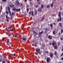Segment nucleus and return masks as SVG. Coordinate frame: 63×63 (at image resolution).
I'll list each match as a JSON object with an SVG mask.
<instances>
[{
	"label": "nucleus",
	"instance_id": "56",
	"mask_svg": "<svg viewBox=\"0 0 63 63\" xmlns=\"http://www.w3.org/2000/svg\"><path fill=\"white\" fill-rule=\"evenodd\" d=\"M62 47H63V48L62 50V51H63V46H62Z\"/></svg>",
	"mask_w": 63,
	"mask_h": 63
},
{
	"label": "nucleus",
	"instance_id": "2",
	"mask_svg": "<svg viewBox=\"0 0 63 63\" xmlns=\"http://www.w3.org/2000/svg\"><path fill=\"white\" fill-rule=\"evenodd\" d=\"M40 50L41 49H40V48H38L36 49V51L40 55H41V52L40 51Z\"/></svg>",
	"mask_w": 63,
	"mask_h": 63
},
{
	"label": "nucleus",
	"instance_id": "50",
	"mask_svg": "<svg viewBox=\"0 0 63 63\" xmlns=\"http://www.w3.org/2000/svg\"><path fill=\"white\" fill-rule=\"evenodd\" d=\"M12 15H14V12H12Z\"/></svg>",
	"mask_w": 63,
	"mask_h": 63
},
{
	"label": "nucleus",
	"instance_id": "46",
	"mask_svg": "<svg viewBox=\"0 0 63 63\" xmlns=\"http://www.w3.org/2000/svg\"><path fill=\"white\" fill-rule=\"evenodd\" d=\"M63 53H62L61 54V56H63Z\"/></svg>",
	"mask_w": 63,
	"mask_h": 63
},
{
	"label": "nucleus",
	"instance_id": "19",
	"mask_svg": "<svg viewBox=\"0 0 63 63\" xmlns=\"http://www.w3.org/2000/svg\"><path fill=\"white\" fill-rule=\"evenodd\" d=\"M52 45L53 46H54L55 45V43H54V42H52Z\"/></svg>",
	"mask_w": 63,
	"mask_h": 63
},
{
	"label": "nucleus",
	"instance_id": "9",
	"mask_svg": "<svg viewBox=\"0 0 63 63\" xmlns=\"http://www.w3.org/2000/svg\"><path fill=\"white\" fill-rule=\"evenodd\" d=\"M59 24L60 26L61 27H62V24H61V23H59Z\"/></svg>",
	"mask_w": 63,
	"mask_h": 63
},
{
	"label": "nucleus",
	"instance_id": "27",
	"mask_svg": "<svg viewBox=\"0 0 63 63\" xmlns=\"http://www.w3.org/2000/svg\"><path fill=\"white\" fill-rule=\"evenodd\" d=\"M10 35H11V34L10 33H9L8 34V33H7V35H8V36H10Z\"/></svg>",
	"mask_w": 63,
	"mask_h": 63
},
{
	"label": "nucleus",
	"instance_id": "44",
	"mask_svg": "<svg viewBox=\"0 0 63 63\" xmlns=\"http://www.w3.org/2000/svg\"><path fill=\"white\" fill-rule=\"evenodd\" d=\"M61 41H62V40H63V38H62V37L61 38Z\"/></svg>",
	"mask_w": 63,
	"mask_h": 63
},
{
	"label": "nucleus",
	"instance_id": "4",
	"mask_svg": "<svg viewBox=\"0 0 63 63\" xmlns=\"http://www.w3.org/2000/svg\"><path fill=\"white\" fill-rule=\"evenodd\" d=\"M10 8L9 7L8 8V10L9 12L10 15H12V14H11V12L10 11Z\"/></svg>",
	"mask_w": 63,
	"mask_h": 63
},
{
	"label": "nucleus",
	"instance_id": "22",
	"mask_svg": "<svg viewBox=\"0 0 63 63\" xmlns=\"http://www.w3.org/2000/svg\"><path fill=\"white\" fill-rule=\"evenodd\" d=\"M41 8H44V5L43 4H42L41 6Z\"/></svg>",
	"mask_w": 63,
	"mask_h": 63
},
{
	"label": "nucleus",
	"instance_id": "13",
	"mask_svg": "<svg viewBox=\"0 0 63 63\" xmlns=\"http://www.w3.org/2000/svg\"><path fill=\"white\" fill-rule=\"evenodd\" d=\"M39 12H42V9H39L38 10Z\"/></svg>",
	"mask_w": 63,
	"mask_h": 63
},
{
	"label": "nucleus",
	"instance_id": "61",
	"mask_svg": "<svg viewBox=\"0 0 63 63\" xmlns=\"http://www.w3.org/2000/svg\"><path fill=\"white\" fill-rule=\"evenodd\" d=\"M9 27V28H12V27L11 26L10 27Z\"/></svg>",
	"mask_w": 63,
	"mask_h": 63
},
{
	"label": "nucleus",
	"instance_id": "11",
	"mask_svg": "<svg viewBox=\"0 0 63 63\" xmlns=\"http://www.w3.org/2000/svg\"><path fill=\"white\" fill-rule=\"evenodd\" d=\"M43 31H42L41 32H40L39 34V35H41V34H43Z\"/></svg>",
	"mask_w": 63,
	"mask_h": 63
},
{
	"label": "nucleus",
	"instance_id": "1",
	"mask_svg": "<svg viewBox=\"0 0 63 63\" xmlns=\"http://www.w3.org/2000/svg\"><path fill=\"white\" fill-rule=\"evenodd\" d=\"M61 12H59L58 13L59 17V20L60 21H61Z\"/></svg>",
	"mask_w": 63,
	"mask_h": 63
},
{
	"label": "nucleus",
	"instance_id": "57",
	"mask_svg": "<svg viewBox=\"0 0 63 63\" xmlns=\"http://www.w3.org/2000/svg\"><path fill=\"white\" fill-rule=\"evenodd\" d=\"M9 40H8V41H7L6 43H9Z\"/></svg>",
	"mask_w": 63,
	"mask_h": 63
},
{
	"label": "nucleus",
	"instance_id": "39",
	"mask_svg": "<svg viewBox=\"0 0 63 63\" xmlns=\"http://www.w3.org/2000/svg\"><path fill=\"white\" fill-rule=\"evenodd\" d=\"M39 7V5H36L35 7L36 8H38Z\"/></svg>",
	"mask_w": 63,
	"mask_h": 63
},
{
	"label": "nucleus",
	"instance_id": "58",
	"mask_svg": "<svg viewBox=\"0 0 63 63\" xmlns=\"http://www.w3.org/2000/svg\"><path fill=\"white\" fill-rule=\"evenodd\" d=\"M61 59L63 61V57Z\"/></svg>",
	"mask_w": 63,
	"mask_h": 63
},
{
	"label": "nucleus",
	"instance_id": "7",
	"mask_svg": "<svg viewBox=\"0 0 63 63\" xmlns=\"http://www.w3.org/2000/svg\"><path fill=\"white\" fill-rule=\"evenodd\" d=\"M48 38L49 39H52V37L51 36L49 35L48 36Z\"/></svg>",
	"mask_w": 63,
	"mask_h": 63
},
{
	"label": "nucleus",
	"instance_id": "28",
	"mask_svg": "<svg viewBox=\"0 0 63 63\" xmlns=\"http://www.w3.org/2000/svg\"><path fill=\"white\" fill-rule=\"evenodd\" d=\"M32 16H33V11H32Z\"/></svg>",
	"mask_w": 63,
	"mask_h": 63
},
{
	"label": "nucleus",
	"instance_id": "23",
	"mask_svg": "<svg viewBox=\"0 0 63 63\" xmlns=\"http://www.w3.org/2000/svg\"><path fill=\"white\" fill-rule=\"evenodd\" d=\"M60 10L61 11V10H62V7H60Z\"/></svg>",
	"mask_w": 63,
	"mask_h": 63
},
{
	"label": "nucleus",
	"instance_id": "47",
	"mask_svg": "<svg viewBox=\"0 0 63 63\" xmlns=\"http://www.w3.org/2000/svg\"><path fill=\"white\" fill-rule=\"evenodd\" d=\"M4 38H2V41H4Z\"/></svg>",
	"mask_w": 63,
	"mask_h": 63
},
{
	"label": "nucleus",
	"instance_id": "63",
	"mask_svg": "<svg viewBox=\"0 0 63 63\" xmlns=\"http://www.w3.org/2000/svg\"><path fill=\"white\" fill-rule=\"evenodd\" d=\"M49 44L50 45H51V43H50Z\"/></svg>",
	"mask_w": 63,
	"mask_h": 63
},
{
	"label": "nucleus",
	"instance_id": "34",
	"mask_svg": "<svg viewBox=\"0 0 63 63\" xmlns=\"http://www.w3.org/2000/svg\"><path fill=\"white\" fill-rule=\"evenodd\" d=\"M6 18H7V19H8V17L6 15Z\"/></svg>",
	"mask_w": 63,
	"mask_h": 63
},
{
	"label": "nucleus",
	"instance_id": "31",
	"mask_svg": "<svg viewBox=\"0 0 63 63\" xmlns=\"http://www.w3.org/2000/svg\"><path fill=\"white\" fill-rule=\"evenodd\" d=\"M2 1L3 2H6L7 0H2Z\"/></svg>",
	"mask_w": 63,
	"mask_h": 63
},
{
	"label": "nucleus",
	"instance_id": "18",
	"mask_svg": "<svg viewBox=\"0 0 63 63\" xmlns=\"http://www.w3.org/2000/svg\"><path fill=\"white\" fill-rule=\"evenodd\" d=\"M16 9L15 8H13V9L12 10L14 12H15V11H16Z\"/></svg>",
	"mask_w": 63,
	"mask_h": 63
},
{
	"label": "nucleus",
	"instance_id": "3",
	"mask_svg": "<svg viewBox=\"0 0 63 63\" xmlns=\"http://www.w3.org/2000/svg\"><path fill=\"white\" fill-rule=\"evenodd\" d=\"M50 58H53V57L54 56H53V53L50 52Z\"/></svg>",
	"mask_w": 63,
	"mask_h": 63
},
{
	"label": "nucleus",
	"instance_id": "16",
	"mask_svg": "<svg viewBox=\"0 0 63 63\" xmlns=\"http://www.w3.org/2000/svg\"><path fill=\"white\" fill-rule=\"evenodd\" d=\"M16 4L17 5H19V1H17L16 2Z\"/></svg>",
	"mask_w": 63,
	"mask_h": 63
},
{
	"label": "nucleus",
	"instance_id": "6",
	"mask_svg": "<svg viewBox=\"0 0 63 63\" xmlns=\"http://www.w3.org/2000/svg\"><path fill=\"white\" fill-rule=\"evenodd\" d=\"M49 59H50V58L48 57L47 59V62H49Z\"/></svg>",
	"mask_w": 63,
	"mask_h": 63
},
{
	"label": "nucleus",
	"instance_id": "60",
	"mask_svg": "<svg viewBox=\"0 0 63 63\" xmlns=\"http://www.w3.org/2000/svg\"><path fill=\"white\" fill-rule=\"evenodd\" d=\"M53 24L54 25H56V23H53Z\"/></svg>",
	"mask_w": 63,
	"mask_h": 63
},
{
	"label": "nucleus",
	"instance_id": "62",
	"mask_svg": "<svg viewBox=\"0 0 63 63\" xmlns=\"http://www.w3.org/2000/svg\"><path fill=\"white\" fill-rule=\"evenodd\" d=\"M13 30H13V29H12L11 30V31H12V32H13Z\"/></svg>",
	"mask_w": 63,
	"mask_h": 63
},
{
	"label": "nucleus",
	"instance_id": "48",
	"mask_svg": "<svg viewBox=\"0 0 63 63\" xmlns=\"http://www.w3.org/2000/svg\"><path fill=\"white\" fill-rule=\"evenodd\" d=\"M14 37L15 38H17V36H16V35H15V36H14Z\"/></svg>",
	"mask_w": 63,
	"mask_h": 63
},
{
	"label": "nucleus",
	"instance_id": "36",
	"mask_svg": "<svg viewBox=\"0 0 63 63\" xmlns=\"http://www.w3.org/2000/svg\"><path fill=\"white\" fill-rule=\"evenodd\" d=\"M61 35V33H60V32H59V36H60Z\"/></svg>",
	"mask_w": 63,
	"mask_h": 63
},
{
	"label": "nucleus",
	"instance_id": "33",
	"mask_svg": "<svg viewBox=\"0 0 63 63\" xmlns=\"http://www.w3.org/2000/svg\"><path fill=\"white\" fill-rule=\"evenodd\" d=\"M31 13H32L31 11H30L29 13V15L31 14Z\"/></svg>",
	"mask_w": 63,
	"mask_h": 63
},
{
	"label": "nucleus",
	"instance_id": "32",
	"mask_svg": "<svg viewBox=\"0 0 63 63\" xmlns=\"http://www.w3.org/2000/svg\"><path fill=\"white\" fill-rule=\"evenodd\" d=\"M44 19V17L41 20V21H43V20Z\"/></svg>",
	"mask_w": 63,
	"mask_h": 63
},
{
	"label": "nucleus",
	"instance_id": "37",
	"mask_svg": "<svg viewBox=\"0 0 63 63\" xmlns=\"http://www.w3.org/2000/svg\"><path fill=\"white\" fill-rule=\"evenodd\" d=\"M27 12H28L29 11V9L28 8H27Z\"/></svg>",
	"mask_w": 63,
	"mask_h": 63
},
{
	"label": "nucleus",
	"instance_id": "40",
	"mask_svg": "<svg viewBox=\"0 0 63 63\" xmlns=\"http://www.w3.org/2000/svg\"><path fill=\"white\" fill-rule=\"evenodd\" d=\"M13 18V16H11V19L12 20V18Z\"/></svg>",
	"mask_w": 63,
	"mask_h": 63
},
{
	"label": "nucleus",
	"instance_id": "21",
	"mask_svg": "<svg viewBox=\"0 0 63 63\" xmlns=\"http://www.w3.org/2000/svg\"><path fill=\"white\" fill-rule=\"evenodd\" d=\"M30 5H32V6H33V4L32 3V2H30Z\"/></svg>",
	"mask_w": 63,
	"mask_h": 63
},
{
	"label": "nucleus",
	"instance_id": "38",
	"mask_svg": "<svg viewBox=\"0 0 63 63\" xmlns=\"http://www.w3.org/2000/svg\"><path fill=\"white\" fill-rule=\"evenodd\" d=\"M48 51H46L45 52V53H48Z\"/></svg>",
	"mask_w": 63,
	"mask_h": 63
},
{
	"label": "nucleus",
	"instance_id": "29",
	"mask_svg": "<svg viewBox=\"0 0 63 63\" xmlns=\"http://www.w3.org/2000/svg\"><path fill=\"white\" fill-rule=\"evenodd\" d=\"M2 63H5V61H2Z\"/></svg>",
	"mask_w": 63,
	"mask_h": 63
},
{
	"label": "nucleus",
	"instance_id": "25",
	"mask_svg": "<svg viewBox=\"0 0 63 63\" xmlns=\"http://www.w3.org/2000/svg\"><path fill=\"white\" fill-rule=\"evenodd\" d=\"M6 13L7 15H8V14H9V12L8 11H7L6 12Z\"/></svg>",
	"mask_w": 63,
	"mask_h": 63
},
{
	"label": "nucleus",
	"instance_id": "51",
	"mask_svg": "<svg viewBox=\"0 0 63 63\" xmlns=\"http://www.w3.org/2000/svg\"><path fill=\"white\" fill-rule=\"evenodd\" d=\"M27 1V0H24V1L25 2H26Z\"/></svg>",
	"mask_w": 63,
	"mask_h": 63
},
{
	"label": "nucleus",
	"instance_id": "43",
	"mask_svg": "<svg viewBox=\"0 0 63 63\" xmlns=\"http://www.w3.org/2000/svg\"><path fill=\"white\" fill-rule=\"evenodd\" d=\"M6 21H7V22H9V21L8 20V19H6Z\"/></svg>",
	"mask_w": 63,
	"mask_h": 63
},
{
	"label": "nucleus",
	"instance_id": "12",
	"mask_svg": "<svg viewBox=\"0 0 63 63\" xmlns=\"http://www.w3.org/2000/svg\"><path fill=\"white\" fill-rule=\"evenodd\" d=\"M20 11V8H19L18 9H16V11H17V12H18V11L19 12Z\"/></svg>",
	"mask_w": 63,
	"mask_h": 63
},
{
	"label": "nucleus",
	"instance_id": "55",
	"mask_svg": "<svg viewBox=\"0 0 63 63\" xmlns=\"http://www.w3.org/2000/svg\"><path fill=\"white\" fill-rule=\"evenodd\" d=\"M40 2H38V4H39V5L40 4Z\"/></svg>",
	"mask_w": 63,
	"mask_h": 63
},
{
	"label": "nucleus",
	"instance_id": "24",
	"mask_svg": "<svg viewBox=\"0 0 63 63\" xmlns=\"http://www.w3.org/2000/svg\"><path fill=\"white\" fill-rule=\"evenodd\" d=\"M53 35H55V31H53Z\"/></svg>",
	"mask_w": 63,
	"mask_h": 63
},
{
	"label": "nucleus",
	"instance_id": "35",
	"mask_svg": "<svg viewBox=\"0 0 63 63\" xmlns=\"http://www.w3.org/2000/svg\"><path fill=\"white\" fill-rule=\"evenodd\" d=\"M0 8L1 10H2V6H0Z\"/></svg>",
	"mask_w": 63,
	"mask_h": 63
},
{
	"label": "nucleus",
	"instance_id": "64",
	"mask_svg": "<svg viewBox=\"0 0 63 63\" xmlns=\"http://www.w3.org/2000/svg\"><path fill=\"white\" fill-rule=\"evenodd\" d=\"M7 43V45H8V43Z\"/></svg>",
	"mask_w": 63,
	"mask_h": 63
},
{
	"label": "nucleus",
	"instance_id": "8",
	"mask_svg": "<svg viewBox=\"0 0 63 63\" xmlns=\"http://www.w3.org/2000/svg\"><path fill=\"white\" fill-rule=\"evenodd\" d=\"M22 39L24 41H26L27 40V39L26 38L23 37L22 38Z\"/></svg>",
	"mask_w": 63,
	"mask_h": 63
},
{
	"label": "nucleus",
	"instance_id": "14",
	"mask_svg": "<svg viewBox=\"0 0 63 63\" xmlns=\"http://www.w3.org/2000/svg\"><path fill=\"white\" fill-rule=\"evenodd\" d=\"M54 47L55 48V49H57V45H56Z\"/></svg>",
	"mask_w": 63,
	"mask_h": 63
},
{
	"label": "nucleus",
	"instance_id": "45",
	"mask_svg": "<svg viewBox=\"0 0 63 63\" xmlns=\"http://www.w3.org/2000/svg\"><path fill=\"white\" fill-rule=\"evenodd\" d=\"M9 7H10L11 8H12V5H9Z\"/></svg>",
	"mask_w": 63,
	"mask_h": 63
},
{
	"label": "nucleus",
	"instance_id": "10",
	"mask_svg": "<svg viewBox=\"0 0 63 63\" xmlns=\"http://www.w3.org/2000/svg\"><path fill=\"white\" fill-rule=\"evenodd\" d=\"M54 54L55 55H56L57 54V52L56 51H55Z\"/></svg>",
	"mask_w": 63,
	"mask_h": 63
},
{
	"label": "nucleus",
	"instance_id": "53",
	"mask_svg": "<svg viewBox=\"0 0 63 63\" xmlns=\"http://www.w3.org/2000/svg\"><path fill=\"white\" fill-rule=\"evenodd\" d=\"M45 29L46 30V31H47V28H45Z\"/></svg>",
	"mask_w": 63,
	"mask_h": 63
},
{
	"label": "nucleus",
	"instance_id": "59",
	"mask_svg": "<svg viewBox=\"0 0 63 63\" xmlns=\"http://www.w3.org/2000/svg\"><path fill=\"white\" fill-rule=\"evenodd\" d=\"M21 6H22V3H21Z\"/></svg>",
	"mask_w": 63,
	"mask_h": 63
},
{
	"label": "nucleus",
	"instance_id": "26",
	"mask_svg": "<svg viewBox=\"0 0 63 63\" xmlns=\"http://www.w3.org/2000/svg\"><path fill=\"white\" fill-rule=\"evenodd\" d=\"M50 25L51 27L52 28V26H53L52 24H50Z\"/></svg>",
	"mask_w": 63,
	"mask_h": 63
},
{
	"label": "nucleus",
	"instance_id": "49",
	"mask_svg": "<svg viewBox=\"0 0 63 63\" xmlns=\"http://www.w3.org/2000/svg\"><path fill=\"white\" fill-rule=\"evenodd\" d=\"M12 7H13V8L14 7H15V6H14V5L13 4H12Z\"/></svg>",
	"mask_w": 63,
	"mask_h": 63
},
{
	"label": "nucleus",
	"instance_id": "42",
	"mask_svg": "<svg viewBox=\"0 0 63 63\" xmlns=\"http://www.w3.org/2000/svg\"><path fill=\"white\" fill-rule=\"evenodd\" d=\"M59 21V19H57V22H58Z\"/></svg>",
	"mask_w": 63,
	"mask_h": 63
},
{
	"label": "nucleus",
	"instance_id": "52",
	"mask_svg": "<svg viewBox=\"0 0 63 63\" xmlns=\"http://www.w3.org/2000/svg\"><path fill=\"white\" fill-rule=\"evenodd\" d=\"M13 56H15V55H16V54H15V53H14L13 55Z\"/></svg>",
	"mask_w": 63,
	"mask_h": 63
},
{
	"label": "nucleus",
	"instance_id": "20",
	"mask_svg": "<svg viewBox=\"0 0 63 63\" xmlns=\"http://www.w3.org/2000/svg\"><path fill=\"white\" fill-rule=\"evenodd\" d=\"M61 33H63V29L61 30Z\"/></svg>",
	"mask_w": 63,
	"mask_h": 63
},
{
	"label": "nucleus",
	"instance_id": "41",
	"mask_svg": "<svg viewBox=\"0 0 63 63\" xmlns=\"http://www.w3.org/2000/svg\"><path fill=\"white\" fill-rule=\"evenodd\" d=\"M20 63H23L24 62H23L22 61H20Z\"/></svg>",
	"mask_w": 63,
	"mask_h": 63
},
{
	"label": "nucleus",
	"instance_id": "54",
	"mask_svg": "<svg viewBox=\"0 0 63 63\" xmlns=\"http://www.w3.org/2000/svg\"><path fill=\"white\" fill-rule=\"evenodd\" d=\"M2 61V59H0V62H1Z\"/></svg>",
	"mask_w": 63,
	"mask_h": 63
},
{
	"label": "nucleus",
	"instance_id": "5",
	"mask_svg": "<svg viewBox=\"0 0 63 63\" xmlns=\"http://www.w3.org/2000/svg\"><path fill=\"white\" fill-rule=\"evenodd\" d=\"M32 31L33 32V33L35 34L36 35H38V33L37 32H36V31H34V30H33Z\"/></svg>",
	"mask_w": 63,
	"mask_h": 63
},
{
	"label": "nucleus",
	"instance_id": "15",
	"mask_svg": "<svg viewBox=\"0 0 63 63\" xmlns=\"http://www.w3.org/2000/svg\"><path fill=\"white\" fill-rule=\"evenodd\" d=\"M54 4V2H53V3H52L51 4V7H52H52H53V5Z\"/></svg>",
	"mask_w": 63,
	"mask_h": 63
},
{
	"label": "nucleus",
	"instance_id": "30",
	"mask_svg": "<svg viewBox=\"0 0 63 63\" xmlns=\"http://www.w3.org/2000/svg\"><path fill=\"white\" fill-rule=\"evenodd\" d=\"M50 7V5H48L47 6V8H48Z\"/></svg>",
	"mask_w": 63,
	"mask_h": 63
},
{
	"label": "nucleus",
	"instance_id": "17",
	"mask_svg": "<svg viewBox=\"0 0 63 63\" xmlns=\"http://www.w3.org/2000/svg\"><path fill=\"white\" fill-rule=\"evenodd\" d=\"M34 13L35 15H37V10H35V11L34 12Z\"/></svg>",
	"mask_w": 63,
	"mask_h": 63
}]
</instances>
